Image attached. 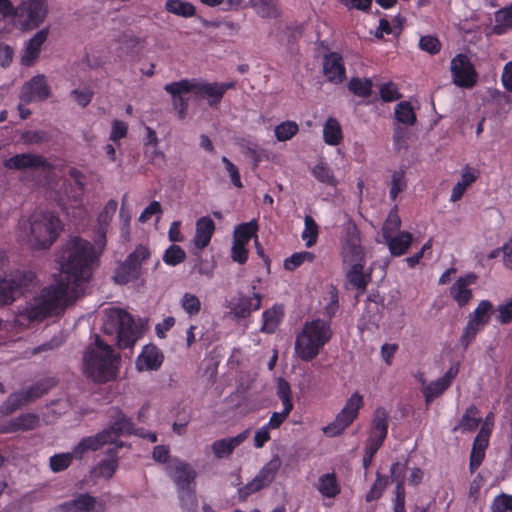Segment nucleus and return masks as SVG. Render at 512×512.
Wrapping results in <instances>:
<instances>
[{"instance_id": "obj_20", "label": "nucleus", "mask_w": 512, "mask_h": 512, "mask_svg": "<svg viewBox=\"0 0 512 512\" xmlns=\"http://www.w3.org/2000/svg\"><path fill=\"white\" fill-rule=\"evenodd\" d=\"M39 425L40 418L37 414L25 413L11 419L0 429V432L15 433L18 431H30L38 428Z\"/></svg>"}, {"instance_id": "obj_18", "label": "nucleus", "mask_w": 512, "mask_h": 512, "mask_svg": "<svg viewBox=\"0 0 512 512\" xmlns=\"http://www.w3.org/2000/svg\"><path fill=\"white\" fill-rule=\"evenodd\" d=\"M490 432V428H488L485 424L481 427L476 438L474 439L469 464L471 473H473L480 466L482 460L484 459L485 449L488 446Z\"/></svg>"}, {"instance_id": "obj_41", "label": "nucleus", "mask_w": 512, "mask_h": 512, "mask_svg": "<svg viewBox=\"0 0 512 512\" xmlns=\"http://www.w3.org/2000/svg\"><path fill=\"white\" fill-rule=\"evenodd\" d=\"M50 134L45 130H27L20 136L25 145H41L50 141Z\"/></svg>"}, {"instance_id": "obj_33", "label": "nucleus", "mask_w": 512, "mask_h": 512, "mask_svg": "<svg viewBox=\"0 0 512 512\" xmlns=\"http://www.w3.org/2000/svg\"><path fill=\"white\" fill-rule=\"evenodd\" d=\"M350 269L346 273L348 282L355 288L363 292L371 279L370 274L363 273L364 263L348 264Z\"/></svg>"}, {"instance_id": "obj_31", "label": "nucleus", "mask_w": 512, "mask_h": 512, "mask_svg": "<svg viewBox=\"0 0 512 512\" xmlns=\"http://www.w3.org/2000/svg\"><path fill=\"white\" fill-rule=\"evenodd\" d=\"M392 255L400 256L406 253L412 242V234L409 232H399L397 235H391L384 238Z\"/></svg>"}, {"instance_id": "obj_15", "label": "nucleus", "mask_w": 512, "mask_h": 512, "mask_svg": "<svg viewBox=\"0 0 512 512\" xmlns=\"http://www.w3.org/2000/svg\"><path fill=\"white\" fill-rule=\"evenodd\" d=\"M261 301L262 296L259 293L254 292L252 296L239 293L229 304L230 314L237 319L247 318L252 311H256L260 308Z\"/></svg>"}, {"instance_id": "obj_19", "label": "nucleus", "mask_w": 512, "mask_h": 512, "mask_svg": "<svg viewBox=\"0 0 512 512\" xmlns=\"http://www.w3.org/2000/svg\"><path fill=\"white\" fill-rule=\"evenodd\" d=\"M323 73L328 81L341 83L345 79V68L342 57L337 53H330L324 57Z\"/></svg>"}, {"instance_id": "obj_24", "label": "nucleus", "mask_w": 512, "mask_h": 512, "mask_svg": "<svg viewBox=\"0 0 512 512\" xmlns=\"http://www.w3.org/2000/svg\"><path fill=\"white\" fill-rule=\"evenodd\" d=\"M363 405L362 396L358 393H354L347 400L344 408L336 416L335 421L341 426L347 428L357 417L358 411Z\"/></svg>"}, {"instance_id": "obj_6", "label": "nucleus", "mask_w": 512, "mask_h": 512, "mask_svg": "<svg viewBox=\"0 0 512 512\" xmlns=\"http://www.w3.org/2000/svg\"><path fill=\"white\" fill-rule=\"evenodd\" d=\"M35 275L30 271H15L8 278L0 277V305L12 303L34 284Z\"/></svg>"}, {"instance_id": "obj_29", "label": "nucleus", "mask_w": 512, "mask_h": 512, "mask_svg": "<svg viewBox=\"0 0 512 512\" xmlns=\"http://www.w3.org/2000/svg\"><path fill=\"white\" fill-rule=\"evenodd\" d=\"M21 7L27 13L29 20L34 26H39L43 23L48 14L46 0H29L23 2Z\"/></svg>"}, {"instance_id": "obj_23", "label": "nucleus", "mask_w": 512, "mask_h": 512, "mask_svg": "<svg viewBox=\"0 0 512 512\" xmlns=\"http://www.w3.org/2000/svg\"><path fill=\"white\" fill-rule=\"evenodd\" d=\"M111 443V438L108 432L101 431L100 433L83 438L74 448V455L76 458L81 459L88 451H96L103 445Z\"/></svg>"}, {"instance_id": "obj_55", "label": "nucleus", "mask_w": 512, "mask_h": 512, "mask_svg": "<svg viewBox=\"0 0 512 512\" xmlns=\"http://www.w3.org/2000/svg\"><path fill=\"white\" fill-rule=\"evenodd\" d=\"M258 13L262 17L274 18L279 14L277 0H255Z\"/></svg>"}, {"instance_id": "obj_43", "label": "nucleus", "mask_w": 512, "mask_h": 512, "mask_svg": "<svg viewBox=\"0 0 512 512\" xmlns=\"http://www.w3.org/2000/svg\"><path fill=\"white\" fill-rule=\"evenodd\" d=\"M179 499L181 507L185 512H196L198 501L196 497L195 487L179 490Z\"/></svg>"}, {"instance_id": "obj_45", "label": "nucleus", "mask_w": 512, "mask_h": 512, "mask_svg": "<svg viewBox=\"0 0 512 512\" xmlns=\"http://www.w3.org/2000/svg\"><path fill=\"white\" fill-rule=\"evenodd\" d=\"M476 180V176L470 172H465L462 174L461 180L456 183V185L452 189L450 200L452 202L458 201L466 189Z\"/></svg>"}, {"instance_id": "obj_60", "label": "nucleus", "mask_w": 512, "mask_h": 512, "mask_svg": "<svg viewBox=\"0 0 512 512\" xmlns=\"http://www.w3.org/2000/svg\"><path fill=\"white\" fill-rule=\"evenodd\" d=\"M492 512H512V495L502 493L498 495L491 506Z\"/></svg>"}, {"instance_id": "obj_63", "label": "nucleus", "mask_w": 512, "mask_h": 512, "mask_svg": "<svg viewBox=\"0 0 512 512\" xmlns=\"http://www.w3.org/2000/svg\"><path fill=\"white\" fill-rule=\"evenodd\" d=\"M116 468H117V460L116 459L103 460L95 468V473L99 477H104V478L109 479L115 473Z\"/></svg>"}, {"instance_id": "obj_54", "label": "nucleus", "mask_w": 512, "mask_h": 512, "mask_svg": "<svg viewBox=\"0 0 512 512\" xmlns=\"http://www.w3.org/2000/svg\"><path fill=\"white\" fill-rule=\"evenodd\" d=\"M312 173L318 181H320L324 184H327L330 186H336V184H337V180H336L332 170L322 163L317 164L313 168Z\"/></svg>"}, {"instance_id": "obj_27", "label": "nucleus", "mask_w": 512, "mask_h": 512, "mask_svg": "<svg viewBox=\"0 0 512 512\" xmlns=\"http://www.w3.org/2000/svg\"><path fill=\"white\" fill-rule=\"evenodd\" d=\"M215 224L209 217H202L196 222V233L194 236V244L196 248H205L213 235Z\"/></svg>"}, {"instance_id": "obj_9", "label": "nucleus", "mask_w": 512, "mask_h": 512, "mask_svg": "<svg viewBox=\"0 0 512 512\" xmlns=\"http://www.w3.org/2000/svg\"><path fill=\"white\" fill-rule=\"evenodd\" d=\"M450 71L458 87L472 88L477 82V72L465 54H458L451 60Z\"/></svg>"}, {"instance_id": "obj_59", "label": "nucleus", "mask_w": 512, "mask_h": 512, "mask_svg": "<svg viewBox=\"0 0 512 512\" xmlns=\"http://www.w3.org/2000/svg\"><path fill=\"white\" fill-rule=\"evenodd\" d=\"M400 225L401 220L397 212L391 211L382 227L383 237L386 238L391 235H394V232H396L400 228Z\"/></svg>"}, {"instance_id": "obj_1", "label": "nucleus", "mask_w": 512, "mask_h": 512, "mask_svg": "<svg viewBox=\"0 0 512 512\" xmlns=\"http://www.w3.org/2000/svg\"><path fill=\"white\" fill-rule=\"evenodd\" d=\"M99 254L94 246L80 237L66 241L59 251L57 262L60 274L55 285L43 290L34 302L24 309L31 321L42 320L80 298L91 279Z\"/></svg>"}, {"instance_id": "obj_4", "label": "nucleus", "mask_w": 512, "mask_h": 512, "mask_svg": "<svg viewBox=\"0 0 512 512\" xmlns=\"http://www.w3.org/2000/svg\"><path fill=\"white\" fill-rule=\"evenodd\" d=\"M22 229L33 249H46L58 237L61 222L52 213L37 212L22 224Z\"/></svg>"}, {"instance_id": "obj_26", "label": "nucleus", "mask_w": 512, "mask_h": 512, "mask_svg": "<svg viewBox=\"0 0 512 512\" xmlns=\"http://www.w3.org/2000/svg\"><path fill=\"white\" fill-rule=\"evenodd\" d=\"M476 276L473 274L459 278L451 287V295L457 301L459 306L466 305L472 298V292L468 288L474 283Z\"/></svg>"}, {"instance_id": "obj_51", "label": "nucleus", "mask_w": 512, "mask_h": 512, "mask_svg": "<svg viewBox=\"0 0 512 512\" xmlns=\"http://www.w3.org/2000/svg\"><path fill=\"white\" fill-rule=\"evenodd\" d=\"M274 132L278 141H287L298 132V125L292 121L283 122L275 127Z\"/></svg>"}, {"instance_id": "obj_17", "label": "nucleus", "mask_w": 512, "mask_h": 512, "mask_svg": "<svg viewBox=\"0 0 512 512\" xmlns=\"http://www.w3.org/2000/svg\"><path fill=\"white\" fill-rule=\"evenodd\" d=\"M459 371V364H455L449 368L445 375L423 387L422 392L425 396L426 402H431L433 399L439 397L452 383Z\"/></svg>"}, {"instance_id": "obj_22", "label": "nucleus", "mask_w": 512, "mask_h": 512, "mask_svg": "<svg viewBox=\"0 0 512 512\" xmlns=\"http://www.w3.org/2000/svg\"><path fill=\"white\" fill-rule=\"evenodd\" d=\"M248 434L249 431L245 430L234 437L216 440L211 446L214 456L217 459H222L231 455L233 450L246 440Z\"/></svg>"}, {"instance_id": "obj_40", "label": "nucleus", "mask_w": 512, "mask_h": 512, "mask_svg": "<svg viewBox=\"0 0 512 512\" xmlns=\"http://www.w3.org/2000/svg\"><path fill=\"white\" fill-rule=\"evenodd\" d=\"M139 271L137 270L136 266L133 264L131 265L128 261H124L116 270L114 275V280L118 284H126L130 282L131 280H134L138 278Z\"/></svg>"}, {"instance_id": "obj_34", "label": "nucleus", "mask_w": 512, "mask_h": 512, "mask_svg": "<svg viewBox=\"0 0 512 512\" xmlns=\"http://www.w3.org/2000/svg\"><path fill=\"white\" fill-rule=\"evenodd\" d=\"M318 491L325 497L333 498L340 493V485L334 473L324 474L319 478Z\"/></svg>"}, {"instance_id": "obj_7", "label": "nucleus", "mask_w": 512, "mask_h": 512, "mask_svg": "<svg viewBox=\"0 0 512 512\" xmlns=\"http://www.w3.org/2000/svg\"><path fill=\"white\" fill-rule=\"evenodd\" d=\"M341 255L345 264L364 263L365 250L361 245L360 232L348 217L342 235Z\"/></svg>"}, {"instance_id": "obj_11", "label": "nucleus", "mask_w": 512, "mask_h": 512, "mask_svg": "<svg viewBox=\"0 0 512 512\" xmlns=\"http://www.w3.org/2000/svg\"><path fill=\"white\" fill-rule=\"evenodd\" d=\"M4 167L17 171H47L52 168L47 158L37 153L16 154L4 161Z\"/></svg>"}, {"instance_id": "obj_50", "label": "nucleus", "mask_w": 512, "mask_h": 512, "mask_svg": "<svg viewBox=\"0 0 512 512\" xmlns=\"http://www.w3.org/2000/svg\"><path fill=\"white\" fill-rule=\"evenodd\" d=\"M313 259L314 254L311 252L303 251L294 253L284 261V268L288 271H293L304 262H312Z\"/></svg>"}, {"instance_id": "obj_57", "label": "nucleus", "mask_w": 512, "mask_h": 512, "mask_svg": "<svg viewBox=\"0 0 512 512\" xmlns=\"http://www.w3.org/2000/svg\"><path fill=\"white\" fill-rule=\"evenodd\" d=\"M181 306L189 315H196L201 309L199 298L191 293H185L181 299Z\"/></svg>"}, {"instance_id": "obj_36", "label": "nucleus", "mask_w": 512, "mask_h": 512, "mask_svg": "<svg viewBox=\"0 0 512 512\" xmlns=\"http://www.w3.org/2000/svg\"><path fill=\"white\" fill-rule=\"evenodd\" d=\"M324 141L329 145H338L342 141V130L335 118H328L323 127Z\"/></svg>"}, {"instance_id": "obj_8", "label": "nucleus", "mask_w": 512, "mask_h": 512, "mask_svg": "<svg viewBox=\"0 0 512 512\" xmlns=\"http://www.w3.org/2000/svg\"><path fill=\"white\" fill-rule=\"evenodd\" d=\"M281 464L282 461L280 457L278 455H274L271 460L264 465L258 475L245 487L240 489L239 498L241 500H245L250 494L269 486L275 479Z\"/></svg>"}, {"instance_id": "obj_5", "label": "nucleus", "mask_w": 512, "mask_h": 512, "mask_svg": "<svg viewBox=\"0 0 512 512\" xmlns=\"http://www.w3.org/2000/svg\"><path fill=\"white\" fill-rule=\"evenodd\" d=\"M103 331L107 335H115L120 348H131L141 337L132 316L120 308H111L105 312Z\"/></svg>"}, {"instance_id": "obj_52", "label": "nucleus", "mask_w": 512, "mask_h": 512, "mask_svg": "<svg viewBox=\"0 0 512 512\" xmlns=\"http://www.w3.org/2000/svg\"><path fill=\"white\" fill-rule=\"evenodd\" d=\"M185 258V251L180 246L173 244L165 251L163 261L167 265L175 266L182 263Z\"/></svg>"}, {"instance_id": "obj_44", "label": "nucleus", "mask_w": 512, "mask_h": 512, "mask_svg": "<svg viewBox=\"0 0 512 512\" xmlns=\"http://www.w3.org/2000/svg\"><path fill=\"white\" fill-rule=\"evenodd\" d=\"M396 119L406 125H413L416 121L414 110L408 101H402L395 108Z\"/></svg>"}, {"instance_id": "obj_61", "label": "nucleus", "mask_w": 512, "mask_h": 512, "mask_svg": "<svg viewBox=\"0 0 512 512\" xmlns=\"http://www.w3.org/2000/svg\"><path fill=\"white\" fill-rule=\"evenodd\" d=\"M277 395L281 399L283 406H285L286 408L293 409V404L291 402L290 385L286 380H284L282 378H279V380H278Z\"/></svg>"}, {"instance_id": "obj_48", "label": "nucleus", "mask_w": 512, "mask_h": 512, "mask_svg": "<svg viewBox=\"0 0 512 512\" xmlns=\"http://www.w3.org/2000/svg\"><path fill=\"white\" fill-rule=\"evenodd\" d=\"M281 316L282 313L276 308L266 310L263 313V326L261 330L267 333L274 332L281 320Z\"/></svg>"}, {"instance_id": "obj_32", "label": "nucleus", "mask_w": 512, "mask_h": 512, "mask_svg": "<svg viewBox=\"0 0 512 512\" xmlns=\"http://www.w3.org/2000/svg\"><path fill=\"white\" fill-rule=\"evenodd\" d=\"M96 499L88 494H82L61 507L62 512H95Z\"/></svg>"}, {"instance_id": "obj_25", "label": "nucleus", "mask_w": 512, "mask_h": 512, "mask_svg": "<svg viewBox=\"0 0 512 512\" xmlns=\"http://www.w3.org/2000/svg\"><path fill=\"white\" fill-rule=\"evenodd\" d=\"M163 362V355L159 349L154 345H147L144 347L142 353L137 360V368L143 370H156Z\"/></svg>"}, {"instance_id": "obj_21", "label": "nucleus", "mask_w": 512, "mask_h": 512, "mask_svg": "<svg viewBox=\"0 0 512 512\" xmlns=\"http://www.w3.org/2000/svg\"><path fill=\"white\" fill-rule=\"evenodd\" d=\"M84 193V187L80 188L75 184L64 182L57 191V201L63 207L67 204L78 207L82 202Z\"/></svg>"}, {"instance_id": "obj_53", "label": "nucleus", "mask_w": 512, "mask_h": 512, "mask_svg": "<svg viewBox=\"0 0 512 512\" xmlns=\"http://www.w3.org/2000/svg\"><path fill=\"white\" fill-rule=\"evenodd\" d=\"M398 470H401V464L398 462L392 464L391 471H390L391 477H392L393 481H397L395 505L405 506L404 484H403V480L400 479L399 475L397 474Z\"/></svg>"}, {"instance_id": "obj_37", "label": "nucleus", "mask_w": 512, "mask_h": 512, "mask_svg": "<svg viewBox=\"0 0 512 512\" xmlns=\"http://www.w3.org/2000/svg\"><path fill=\"white\" fill-rule=\"evenodd\" d=\"M257 229L258 225L255 220L240 224L234 231L233 243L247 245L250 239L255 235Z\"/></svg>"}, {"instance_id": "obj_62", "label": "nucleus", "mask_w": 512, "mask_h": 512, "mask_svg": "<svg viewBox=\"0 0 512 512\" xmlns=\"http://www.w3.org/2000/svg\"><path fill=\"white\" fill-rule=\"evenodd\" d=\"M406 188L404 171H395L392 174L390 196L395 199L397 195Z\"/></svg>"}, {"instance_id": "obj_10", "label": "nucleus", "mask_w": 512, "mask_h": 512, "mask_svg": "<svg viewBox=\"0 0 512 512\" xmlns=\"http://www.w3.org/2000/svg\"><path fill=\"white\" fill-rule=\"evenodd\" d=\"M492 309L493 305L491 302L483 300L478 304L474 313L469 315V321L461 336V341L465 348L473 340L480 329L488 323Z\"/></svg>"}, {"instance_id": "obj_42", "label": "nucleus", "mask_w": 512, "mask_h": 512, "mask_svg": "<svg viewBox=\"0 0 512 512\" xmlns=\"http://www.w3.org/2000/svg\"><path fill=\"white\" fill-rule=\"evenodd\" d=\"M478 414V409L475 406H470L464 415L458 426L454 428V430L460 428L463 431H473L475 430L481 422V418L476 417Z\"/></svg>"}, {"instance_id": "obj_46", "label": "nucleus", "mask_w": 512, "mask_h": 512, "mask_svg": "<svg viewBox=\"0 0 512 512\" xmlns=\"http://www.w3.org/2000/svg\"><path fill=\"white\" fill-rule=\"evenodd\" d=\"M304 224L305 228L302 232V239L306 241L307 247H311L317 241L318 225L310 215L305 216Z\"/></svg>"}, {"instance_id": "obj_64", "label": "nucleus", "mask_w": 512, "mask_h": 512, "mask_svg": "<svg viewBox=\"0 0 512 512\" xmlns=\"http://www.w3.org/2000/svg\"><path fill=\"white\" fill-rule=\"evenodd\" d=\"M150 256L149 250L139 245L134 252H132L126 259L131 265H135L137 270L140 272L141 263Z\"/></svg>"}, {"instance_id": "obj_30", "label": "nucleus", "mask_w": 512, "mask_h": 512, "mask_svg": "<svg viewBox=\"0 0 512 512\" xmlns=\"http://www.w3.org/2000/svg\"><path fill=\"white\" fill-rule=\"evenodd\" d=\"M48 36V30L38 31L28 42L25 52L22 56V64L30 66L39 56L40 47Z\"/></svg>"}, {"instance_id": "obj_12", "label": "nucleus", "mask_w": 512, "mask_h": 512, "mask_svg": "<svg viewBox=\"0 0 512 512\" xmlns=\"http://www.w3.org/2000/svg\"><path fill=\"white\" fill-rule=\"evenodd\" d=\"M164 90L171 95L172 106L177 112L179 119H184L188 109V100L185 95L193 92L191 80L183 79L166 84Z\"/></svg>"}, {"instance_id": "obj_28", "label": "nucleus", "mask_w": 512, "mask_h": 512, "mask_svg": "<svg viewBox=\"0 0 512 512\" xmlns=\"http://www.w3.org/2000/svg\"><path fill=\"white\" fill-rule=\"evenodd\" d=\"M113 418L114 421L108 428L104 429V432H108V436L111 438V443L114 442L117 437L130 434L133 431V424L122 412L115 410Z\"/></svg>"}, {"instance_id": "obj_13", "label": "nucleus", "mask_w": 512, "mask_h": 512, "mask_svg": "<svg viewBox=\"0 0 512 512\" xmlns=\"http://www.w3.org/2000/svg\"><path fill=\"white\" fill-rule=\"evenodd\" d=\"M167 469L168 475L178 490L195 487L197 473L189 463L173 459L168 464Z\"/></svg>"}, {"instance_id": "obj_49", "label": "nucleus", "mask_w": 512, "mask_h": 512, "mask_svg": "<svg viewBox=\"0 0 512 512\" xmlns=\"http://www.w3.org/2000/svg\"><path fill=\"white\" fill-rule=\"evenodd\" d=\"M73 458H76L74 451L72 453L55 454L50 458V468L53 472H60L69 467Z\"/></svg>"}, {"instance_id": "obj_35", "label": "nucleus", "mask_w": 512, "mask_h": 512, "mask_svg": "<svg viewBox=\"0 0 512 512\" xmlns=\"http://www.w3.org/2000/svg\"><path fill=\"white\" fill-rule=\"evenodd\" d=\"M28 403L24 391L12 393L0 406V413L8 416Z\"/></svg>"}, {"instance_id": "obj_3", "label": "nucleus", "mask_w": 512, "mask_h": 512, "mask_svg": "<svg viewBox=\"0 0 512 512\" xmlns=\"http://www.w3.org/2000/svg\"><path fill=\"white\" fill-rule=\"evenodd\" d=\"M331 337L329 322L322 319L306 322L296 337L295 353L301 360L309 362L318 356Z\"/></svg>"}, {"instance_id": "obj_47", "label": "nucleus", "mask_w": 512, "mask_h": 512, "mask_svg": "<svg viewBox=\"0 0 512 512\" xmlns=\"http://www.w3.org/2000/svg\"><path fill=\"white\" fill-rule=\"evenodd\" d=\"M349 89L352 93L359 97H366L370 95L371 87H372V81L368 78H352L349 81Z\"/></svg>"}, {"instance_id": "obj_39", "label": "nucleus", "mask_w": 512, "mask_h": 512, "mask_svg": "<svg viewBox=\"0 0 512 512\" xmlns=\"http://www.w3.org/2000/svg\"><path fill=\"white\" fill-rule=\"evenodd\" d=\"M165 9L169 13L185 18L193 17L196 13L195 7L190 2L181 0H168Z\"/></svg>"}, {"instance_id": "obj_56", "label": "nucleus", "mask_w": 512, "mask_h": 512, "mask_svg": "<svg viewBox=\"0 0 512 512\" xmlns=\"http://www.w3.org/2000/svg\"><path fill=\"white\" fill-rule=\"evenodd\" d=\"M117 210V202L113 199L109 200L105 207L103 208V211L98 215V225L99 228H104L110 224L114 214Z\"/></svg>"}, {"instance_id": "obj_2", "label": "nucleus", "mask_w": 512, "mask_h": 512, "mask_svg": "<svg viewBox=\"0 0 512 512\" xmlns=\"http://www.w3.org/2000/svg\"><path fill=\"white\" fill-rule=\"evenodd\" d=\"M119 356L99 336L91 343L83 356V371L95 382L104 383L116 376Z\"/></svg>"}, {"instance_id": "obj_16", "label": "nucleus", "mask_w": 512, "mask_h": 512, "mask_svg": "<svg viewBox=\"0 0 512 512\" xmlns=\"http://www.w3.org/2000/svg\"><path fill=\"white\" fill-rule=\"evenodd\" d=\"M191 84L193 93L197 96L208 98L211 106L218 104L227 88L232 86V84L205 83L196 79H192Z\"/></svg>"}, {"instance_id": "obj_38", "label": "nucleus", "mask_w": 512, "mask_h": 512, "mask_svg": "<svg viewBox=\"0 0 512 512\" xmlns=\"http://www.w3.org/2000/svg\"><path fill=\"white\" fill-rule=\"evenodd\" d=\"M371 430L375 431V433L379 432V438L376 441L383 443L388 430V413L384 408L380 407L376 409Z\"/></svg>"}, {"instance_id": "obj_14", "label": "nucleus", "mask_w": 512, "mask_h": 512, "mask_svg": "<svg viewBox=\"0 0 512 512\" xmlns=\"http://www.w3.org/2000/svg\"><path fill=\"white\" fill-rule=\"evenodd\" d=\"M50 96V87L44 75H36L26 82L21 89L20 99L24 103L42 101Z\"/></svg>"}, {"instance_id": "obj_58", "label": "nucleus", "mask_w": 512, "mask_h": 512, "mask_svg": "<svg viewBox=\"0 0 512 512\" xmlns=\"http://www.w3.org/2000/svg\"><path fill=\"white\" fill-rule=\"evenodd\" d=\"M387 486L388 478L386 476L378 475L376 481L366 495V501L371 502L373 500L379 499Z\"/></svg>"}]
</instances>
